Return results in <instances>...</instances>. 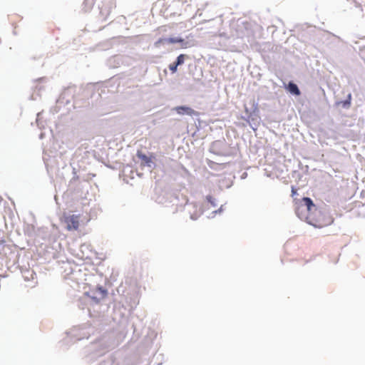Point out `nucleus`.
<instances>
[{
	"label": "nucleus",
	"instance_id": "8",
	"mask_svg": "<svg viewBox=\"0 0 365 365\" xmlns=\"http://www.w3.org/2000/svg\"><path fill=\"white\" fill-rule=\"evenodd\" d=\"M187 58V56L185 54H180L178 56L176 59V65H182L184 63L185 59Z\"/></svg>",
	"mask_w": 365,
	"mask_h": 365
},
{
	"label": "nucleus",
	"instance_id": "6",
	"mask_svg": "<svg viewBox=\"0 0 365 365\" xmlns=\"http://www.w3.org/2000/svg\"><path fill=\"white\" fill-rule=\"evenodd\" d=\"M287 90L292 94L295 95V96H299L301 94L300 93V91L298 88V86L292 83V82H289L288 86H287Z\"/></svg>",
	"mask_w": 365,
	"mask_h": 365
},
{
	"label": "nucleus",
	"instance_id": "1",
	"mask_svg": "<svg viewBox=\"0 0 365 365\" xmlns=\"http://www.w3.org/2000/svg\"><path fill=\"white\" fill-rule=\"evenodd\" d=\"M294 202L298 217L314 227L322 228L333 222L331 217L317 208L311 198L294 199Z\"/></svg>",
	"mask_w": 365,
	"mask_h": 365
},
{
	"label": "nucleus",
	"instance_id": "7",
	"mask_svg": "<svg viewBox=\"0 0 365 365\" xmlns=\"http://www.w3.org/2000/svg\"><path fill=\"white\" fill-rule=\"evenodd\" d=\"M351 94L349 93L345 101H339L336 103L337 106H341L344 108H349L351 106Z\"/></svg>",
	"mask_w": 365,
	"mask_h": 365
},
{
	"label": "nucleus",
	"instance_id": "10",
	"mask_svg": "<svg viewBox=\"0 0 365 365\" xmlns=\"http://www.w3.org/2000/svg\"><path fill=\"white\" fill-rule=\"evenodd\" d=\"M178 66V65H176V62H174L173 63L169 65V68L171 72L174 73L177 71Z\"/></svg>",
	"mask_w": 365,
	"mask_h": 365
},
{
	"label": "nucleus",
	"instance_id": "9",
	"mask_svg": "<svg viewBox=\"0 0 365 365\" xmlns=\"http://www.w3.org/2000/svg\"><path fill=\"white\" fill-rule=\"evenodd\" d=\"M207 200L212 207H217L216 200L212 196H207Z\"/></svg>",
	"mask_w": 365,
	"mask_h": 365
},
{
	"label": "nucleus",
	"instance_id": "4",
	"mask_svg": "<svg viewBox=\"0 0 365 365\" xmlns=\"http://www.w3.org/2000/svg\"><path fill=\"white\" fill-rule=\"evenodd\" d=\"M165 43H184V39L182 38H159L157 41L155 42L154 45L155 47L158 48L161 44H164Z\"/></svg>",
	"mask_w": 365,
	"mask_h": 365
},
{
	"label": "nucleus",
	"instance_id": "5",
	"mask_svg": "<svg viewBox=\"0 0 365 365\" xmlns=\"http://www.w3.org/2000/svg\"><path fill=\"white\" fill-rule=\"evenodd\" d=\"M137 156L142 160V162L145 165L150 166V163L153 162V156H147L145 154L143 153L140 151H138Z\"/></svg>",
	"mask_w": 365,
	"mask_h": 365
},
{
	"label": "nucleus",
	"instance_id": "2",
	"mask_svg": "<svg viewBox=\"0 0 365 365\" xmlns=\"http://www.w3.org/2000/svg\"><path fill=\"white\" fill-rule=\"evenodd\" d=\"M81 215L63 213L61 222L66 225L68 231H76L80 227Z\"/></svg>",
	"mask_w": 365,
	"mask_h": 365
},
{
	"label": "nucleus",
	"instance_id": "11",
	"mask_svg": "<svg viewBox=\"0 0 365 365\" xmlns=\"http://www.w3.org/2000/svg\"><path fill=\"white\" fill-rule=\"evenodd\" d=\"M297 189L294 187H292V197H294L295 195H297Z\"/></svg>",
	"mask_w": 365,
	"mask_h": 365
},
{
	"label": "nucleus",
	"instance_id": "3",
	"mask_svg": "<svg viewBox=\"0 0 365 365\" xmlns=\"http://www.w3.org/2000/svg\"><path fill=\"white\" fill-rule=\"evenodd\" d=\"M174 110L179 115H187L190 116L197 115V113L192 108L188 106H177L174 108Z\"/></svg>",
	"mask_w": 365,
	"mask_h": 365
}]
</instances>
